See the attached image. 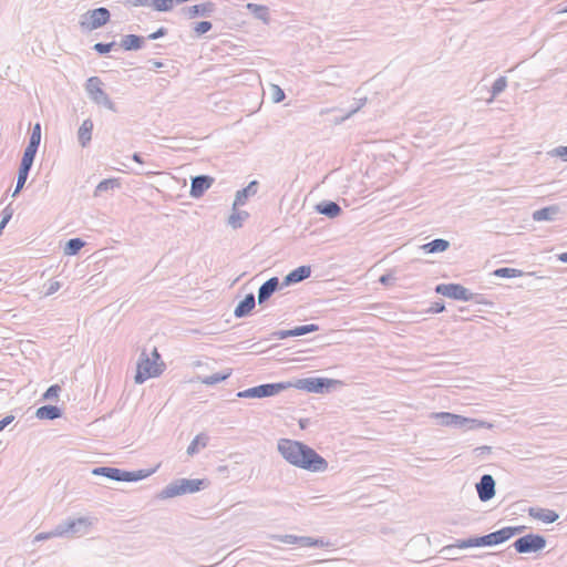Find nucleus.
Segmentation results:
<instances>
[{
  "instance_id": "obj_24",
  "label": "nucleus",
  "mask_w": 567,
  "mask_h": 567,
  "mask_svg": "<svg viewBox=\"0 0 567 567\" xmlns=\"http://www.w3.org/2000/svg\"><path fill=\"white\" fill-rule=\"evenodd\" d=\"M316 209L319 214L324 215L329 218H334L339 216L342 212L341 207L337 203L331 200H323L319 203L316 206Z\"/></svg>"
},
{
  "instance_id": "obj_17",
  "label": "nucleus",
  "mask_w": 567,
  "mask_h": 567,
  "mask_svg": "<svg viewBox=\"0 0 567 567\" xmlns=\"http://www.w3.org/2000/svg\"><path fill=\"white\" fill-rule=\"evenodd\" d=\"M311 275L310 266H300L292 271H290L281 281V286L288 287L290 285H295L301 282L302 280L309 278Z\"/></svg>"
},
{
  "instance_id": "obj_21",
  "label": "nucleus",
  "mask_w": 567,
  "mask_h": 567,
  "mask_svg": "<svg viewBox=\"0 0 567 567\" xmlns=\"http://www.w3.org/2000/svg\"><path fill=\"white\" fill-rule=\"evenodd\" d=\"M258 190V182H250L245 188L238 190L234 200V208L245 205L248 197L254 196Z\"/></svg>"
},
{
  "instance_id": "obj_15",
  "label": "nucleus",
  "mask_w": 567,
  "mask_h": 567,
  "mask_svg": "<svg viewBox=\"0 0 567 567\" xmlns=\"http://www.w3.org/2000/svg\"><path fill=\"white\" fill-rule=\"evenodd\" d=\"M278 277H271L265 281L258 289V303H265L278 289L284 288Z\"/></svg>"
},
{
  "instance_id": "obj_53",
  "label": "nucleus",
  "mask_w": 567,
  "mask_h": 567,
  "mask_svg": "<svg viewBox=\"0 0 567 567\" xmlns=\"http://www.w3.org/2000/svg\"><path fill=\"white\" fill-rule=\"evenodd\" d=\"M167 34V29L164 28V27H161L159 29H157L155 32L151 33L147 39L148 40H157L162 37H165Z\"/></svg>"
},
{
  "instance_id": "obj_47",
  "label": "nucleus",
  "mask_w": 567,
  "mask_h": 567,
  "mask_svg": "<svg viewBox=\"0 0 567 567\" xmlns=\"http://www.w3.org/2000/svg\"><path fill=\"white\" fill-rule=\"evenodd\" d=\"M284 99H285V92L282 91V89L279 85L272 84L271 85V100L275 103H279V102L284 101Z\"/></svg>"
},
{
  "instance_id": "obj_26",
  "label": "nucleus",
  "mask_w": 567,
  "mask_h": 567,
  "mask_svg": "<svg viewBox=\"0 0 567 567\" xmlns=\"http://www.w3.org/2000/svg\"><path fill=\"white\" fill-rule=\"evenodd\" d=\"M61 415L62 410L55 405H43L35 412V416L40 420H55L61 417Z\"/></svg>"
},
{
  "instance_id": "obj_31",
  "label": "nucleus",
  "mask_w": 567,
  "mask_h": 567,
  "mask_svg": "<svg viewBox=\"0 0 567 567\" xmlns=\"http://www.w3.org/2000/svg\"><path fill=\"white\" fill-rule=\"evenodd\" d=\"M30 169H31V167L20 165L19 172H18L17 185H16V189H14L12 196H17L21 192V189L23 188V186L28 179Z\"/></svg>"
},
{
  "instance_id": "obj_1",
  "label": "nucleus",
  "mask_w": 567,
  "mask_h": 567,
  "mask_svg": "<svg viewBox=\"0 0 567 567\" xmlns=\"http://www.w3.org/2000/svg\"><path fill=\"white\" fill-rule=\"evenodd\" d=\"M277 450L285 461L296 467L315 473H322L328 468V462L320 454L299 441L280 439Z\"/></svg>"
},
{
  "instance_id": "obj_25",
  "label": "nucleus",
  "mask_w": 567,
  "mask_h": 567,
  "mask_svg": "<svg viewBox=\"0 0 567 567\" xmlns=\"http://www.w3.org/2000/svg\"><path fill=\"white\" fill-rule=\"evenodd\" d=\"M144 40L141 35L126 34L122 38L120 45L126 51H136L143 48Z\"/></svg>"
},
{
  "instance_id": "obj_48",
  "label": "nucleus",
  "mask_w": 567,
  "mask_h": 567,
  "mask_svg": "<svg viewBox=\"0 0 567 567\" xmlns=\"http://www.w3.org/2000/svg\"><path fill=\"white\" fill-rule=\"evenodd\" d=\"M115 44H116L115 42H110V43L97 42L94 44L93 49L100 54H106L114 48Z\"/></svg>"
},
{
  "instance_id": "obj_19",
  "label": "nucleus",
  "mask_w": 567,
  "mask_h": 567,
  "mask_svg": "<svg viewBox=\"0 0 567 567\" xmlns=\"http://www.w3.org/2000/svg\"><path fill=\"white\" fill-rule=\"evenodd\" d=\"M528 515L534 519H538L547 524L556 522L559 517L555 511L540 507H530L528 509Z\"/></svg>"
},
{
  "instance_id": "obj_10",
  "label": "nucleus",
  "mask_w": 567,
  "mask_h": 567,
  "mask_svg": "<svg viewBox=\"0 0 567 567\" xmlns=\"http://www.w3.org/2000/svg\"><path fill=\"white\" fill-rule=\"evenodd\" d=\"M513 546L518 554L537 553L546 547V538L539 534H527L517 538Z\"/></svg>"
},
{
  "instance_id": "obj_11",
  "label": "nucleus",
  "mask_w": 567,
  "mask_h": 567,
  "mask_svg": "<svg viewBox=\"0 0 567 567\" xmlns=\"http://www.w3.org/2000/svg\"><path fill=\"white\" fill-rule=\"evenodd\" d=\"M110 11L104 7H101L94 10H89L86 13H84L81 17L80 24L85 30H96L106 24L110 20Z\"/></svg>"
},
{
  "instance_id": "obj_61",
  "label": "nucleus",
  "mask_w": 567,
  "mask_h": 567,
  "mask_svg": "<svg viewBox=\"0 0 567 567\" xmlns=\"http://www.w3.org/2000/svg\"><path fill=\"white\" fill-rule=\"evenodd\" d=\"M558 258H559L560 261L567 262V252L560 254Z\"/></svg>"
},
{
  "instance_id": "obj_7",
  "label": "nucleus",
  "mask_w": 567,
  "mask_h": 567,
  "mask_svg": "<svg viewBox=\"0 0 567 567\" xmlns=\"http://www.w3.org/2000/svg\"><path fill=\"white\" fill-rule=\"evenodd\" d=\"M92 522L89 517L66 518L60 522L58 527V534L60 537H75L85 535L89 532Z\"/></svg>"
},
{
  "instance_id": "obj_37",
  "label": "nucleus",
  "mask_w": 567,
  "mask_h": 567,
  "mask_svg": "<svg viewBox=\"0 0 567 567\" xmlns=\"http://www.w3.org/2000/svg\"><path fill=\"white\" fill-rule=\"evenodd\" d=\"M493 275L501 278H516L523 276V271L515 268H497L493 271Z\"/></svg>"
},
{
  "instance_id": "obj_8",
  "label": "nucleus",
  "mask_w": 567,
  "mask_h": 567,
  "mask_svg": "<svg viewBox=\"0 0 567 567\" xmlns=\"http://www.w3.org/2000/svg\"><path fill=\"white\" fill-rule=\"evenodd\" d=\"M341 381L327 379V378H305L298 379L293 383H291V388H296L299 390H305L311 393H324L329 392L330 389L336 385H340Z\"/></svg>"
},
{
  "instance_id": "obj_54",
  "label": "nucleus",
  "mask_w": 567,
  "mask_h": 567,
  "mask_svg": "<svg viewBox=\"0 0 567 567\" xmlns=\"http://www.w3.org/2000/svg\"><path fill=\"white\" fill-rule=\"evenodd\" d=\"M491 452H492V447L487 446V445L478 446V447L473 450V453L476 456H484V455L489 454Z\"/></svg>"
},
{
  "instance_id": "obj_30",
  "label": "nucleus",
  "mask_w": 567,
  "mask_h": 567,
  "mask_svg": "<svg viewBox=\"0 0 567 567\" xmlns=\"http://www.w3.org/2000/svg\"><path fill=\"white\" fill-rule=\"evenodd\" d=\"M269 538L270 539H274V540H278V542H281V543H285V544H290V545H299L301 547H303V542H305V536H296V535H290V534H286V535H269Z\"/></svg>"
},
{
  "instance_id": "obj_9",
  "label": "nucleus",
  "mask_w": 567,
  "mask_h": 567,
  "mask_svg": "<svg viewBox=\"0 0 567 567\" xmlns=\"http://www.w3.org/2000/svg\"><path fill=\"white\" fill-rule=\"evenodd\" d=\"M85 90L89 97L97 105L116 112L114 102L110 99L107 93L102 89V81L97 76H91L85 84Z\"/></svg>"
},
{
  "instance_id": "obj_6",
  "label": "nucleus",
  "mask_w": 567,
  "mask_h": 567,
  "mask_svg": "<svg viewBox=\"0 0 567 567\" xmlns=\"http://www.w3.org/2000/svg\"><path fill=\"white\" fill-rule=\"evenodd\" d=\"M291 388V382L265 383L254 388L239 391L237 398L262 399L277 395L281 391Z\"/></svg>"
},
{
  "instance_id": "obj_55",
  "label": "nucleus",
  "mask_w": 567,
  "mask_h": 567,
  "mask_svg": "<svg viewBox=\"0 0 567 567\" xmlns=\"http://www.w3.org/2000/svg\"><path fill=\"white\" fill-rule=\"evenodd\" d=\"M395 280L394 276L391 275V274H384L380 277L379 279V282L384 285V286H388V285H391L393 284Z\"/></svg>"
},
{
  "instance_id": "obj_45",
  "label": "nucleus",
  "mask_w": 567,
  "mask_h": 567,
  "mask_svg": "<svg viewBox=\"0 0 567 567\" xmlns=\"http://www.w3.org/2000/svg\"><path fill=\"white\" fill-rule=\"evenodd\" d=\"M213 28V24L212 22L209 21H200V22H197L195 25H194V32L197 34V35H202L208 31H210Z\"/></svg>"
},
{
  "instance_id": "obj_41",
  "label": "nucleus",
  "mask_w": 567,
  "mask_h": 567,
  "mask_svg": "<svg viewBox=\"0 0 567 567\" xmlns=\"http://www.w3.org/2000/svg\"><path fill=\"white\" fill-rule=\"evenodd\" d=\"M506 86L507 80L505 76H499L498 79H496L491 90L492 97H496L497 95H499L506 89Z\"/></svg>"
},
{
  "instance_id": "obj_23",
  "label": "nucleus",
  "mask_w": 567,
  "mask_h": 567,
  "mask_svg": "<svg viewBox=\"0 0 567 567\" xmlns=\"http://www.w3.org/2000/svg\"><path fill=\"white\" fill-rule=\"evenodd\" d=\"M93 122L91 118H86L81 124L78 131V140L82 147H86L92 140Z\"/></svg>"
},
{
  "instance_id": "obj_32",
  "label": "nucleus",
  "mask_w": 567,
  "mask_h": 567,
  "mask_svg": "<svg viewBox=\"0 0 567 567\" xmlns=\"http://www.w3.org/2000/svg\"><path fill=\"white\" fill-rule=\"evenodd\" d=\"M38 148L39 147L37 145L28 144V146L25 147V150L23 152V156H22L20 165L32 167Z\"/></svg>"
},
{
  "instance_id": "obj_33",
  "label": "nucleus",
  "mask_w": 567,
  "mask_h": 567,
  "mask_svg": "<svg viewBox=\"0 0 567 567\" xmlns=\"http://www.w3.org/2000/svg\"><path fill=\"white\" fill-rule=\"evenodd\" d=\"M115 187H120V182H118L117 178L103 179L95 187L94 196H99L103 192H107V190L113 189Z\"/></svg>"
},
{
  "instance_id": "obj_50",
  "label": "nucleus",
  "mask_w": 567,
  "mask_h": 567,
  "mask_svg": "<svg viewBox=\"0 0 567 567\" xmlns=\"http://www.w3.org/2000/svg\"><path fill=\"white\" fill-rule=\"evenodd\" d=\"M550 154L567 162V146H558L554 148Z\"/></svg>"
},
{
  "instance_id": "obj_38",
  "label": "nucleus",
  "mask_w": 567,
  "mask_h": 567,
  "mask_svg": "<svg viewBox=\"0 0 567 567\" xmlns=\"http://www.w3.org/2000/svg\"><path fill=\"white\" fill-rule=\"evenodd\" d=\"M511 530L507 527H504V528H501L496 532H493L492 533V538H493V544L494 546L495 545H498V544H502V543H505L506 540H508L509 538H512L511 536Z\"/></svg>"
},
{
  "instance_id": "obj_58",
  "label": "nucleus",
  "mask_w": 567,
  "mask_h": 567,
  "mask_svg": "<svg viewBox=\"0 0 567 567\" xmlns=\"http://www.w3.org/2000/svg\"><path fill=\"white\" fill-rule=\"evenodd\" d=\"M508 528L512 532L511 536L513 537L515 535L523 533V530L525 529V526H515V527L508 526Z\"/></svg>"
},
{
  "instance_id": "obj_63",
  "label": "nucleus",
  "mask_w": 567,
  "mask_h": 567,
  "mask_svg": "<svg viewBox=\"0 0 567 567\" xmlns=\"http://www.w3.org/2000/svg\"><path fill=\"white\" fill-rule=\"evenodd\" d=\"M4 227H2V225L0 224V235L2 234Z\"/></svg>"
},
{
  "instance_id": "obj_4",
  "label": "nucleus",
  "mask_w": 567,
  "mask_h": 567,
  "mask_svg": "<svg viewBox=\"0 0 567 567\" xmlns=\"http://www.w3.org/2000/svg\"><path fill=\"white\" fill-rule=\"evenodd\" d=\"M203 480L179 478L166 485L157 495L159 499H167L175 496L195 493L202 489Z\"/></svg>"
},
{
  "instance_id": "obj_40",
  "label": "nucleus",
  "mask_w": 567,
  "mask_h": 567,
  "mask_svg": "<svg viewBox=\"0 0 567 567\" xmlns=\"http://www.w3.org/2000/svg\"><path fill=\"white\" fill-rule=\"evenodd\" d=\"M318 330H319V327L317 324H313V323L305 324V326H299V327H295L293 329H291L292 337L305 336L307 333L315 332V331H318Z\"/></svg>"
},
{
  "instance_id": "obj_29",
  "label": "nucleus",
  "mask_w": 567,
  "mask_h": 567,
  "mask_svg": "<svg viewBox=\"0 0 567 567\" xmlns=\"http://www.w3.org/2000/svg\"><path fill=\"white\" fill-rule=\"evenodd\" d=\"M249 214L246 210H237V207H233V212L228 217V225L234 229H238L243 226L244 220L248 218Z\"/></svg>"
},
{
  "instance_id": "obj_39",
  "label": "nucleus",
  "mask_w": 567,
  "mask_h": 567,
  "mask_svg": "<svg viewBox=\"0 0 567 567\" xmlns=\"http://www.w3.org/2000/svg\"><path fill=\"white\" fill-rule=\"evenodd\" d=\"M207 437L203 434H199L195 436V439L190 442V444L187 447V454L194 455L198 452V446L202 445L203 447L206 446Z\"/></svg>"
},
{
  "instance_id": "obj_57",
  "label": "nucleus",
  "mask_w": 567,
  "mask_h": 567,
  "mask_svg": "<svg viewBox=\"0 0 567 567\" xmlns=\"http://www.w3.org/2000/svg\"><path fill=\"white\" fill-rule=\"evenodd\" d=\"M445 309V306L443 302H435L432 308H431V312L433 313H440L442 311H444Z\"/></svg>"
},
{
  "instance_id": "obj_20",
  "label": "nucleus",
  "mask_w": 567,
  "mask_h": 567,
  "mask_svg": "<svg viewBox=\"0 0 567 567\" xmlns=\"http://www.w3.org/2000/svg\"><path fill=\"white\" fill-rule=\"evenodd\" d=\"M256 306L254 293H248L235 308L234 315L236 318H244L248 316Z\"/></svg>"
},
{
  "instance_id": "obj_51",
  "label": "nucleus",
  "mask_w": 567,
  "mask_h": 567,
  "mask_svg": "<svg viewBox=\"0 0 567 567\" xmlns=\"http://www.w3.org/2000/svg\"><path fill=\"white\" fill-rule=\"evenodd\" d=\"M12 215H13V212L10 207H6L3 210H2V219L0 221V224L2 225V227H6L8 225V223L10 221V219L12 218Z\"/></svg>"
},
{
  "instance_id": "obj_5",
  "label": "nucleus",
  "mask_w": 567,
  "mask_h": 567,
  "mask_svg": "<svg viewBox=\"0 0 567 567\" xmlns=\"http://www.w3.org/2000/svg\"><path fill=\"white\" fill-rule=\"evenodd\" d=\"M152 355L153 359L148 358L145 352H142L134 378L135 383L142 384L147 379L157 377L162 373L159 365L156 363V361L161 358L156 348H154Z\"/></svg>"
},
{
  "instance_id": "obj_2",
  "label": "nucleus",
  "mask_w": 567,
  "mask_h": 567,
  "mask_svg": "<svg viewBox=\"0 0 567 567\" xmlns=\"http://www.w3.org/2000/svg\"><path fill=\"white\" fill-rule=\"evenodd\" d=\"M431 417L443 426L458 427L463 430L492 429L493 424L483 420L465 417L450 412L432 413Z\"/></svg>"
},
{
  "instance_id": "obj_44",
  "label": "nucleus",
  "mask_w": 567,
  "mask_h": 567,
  "mask_svg": "<svg viewBox=\"0 0 567 567\" xmlns=\"http://www.w3.org/2000/svg\"><path fill=\"white\" fill-rule=\"evenodd\" d=\"M40 142H41V125L39 123H37L32 128L29 144L37 145L39 147Z\"/></svg>"
},
{
  "instance_id": "obj_3",
  "label": "nucleus",
  "mask_w": 567,
  "mask_h": 567,
  "mask_svg": "<svg viewBox=\"0 0 567 567\" xmlns=\"http://www.w3.org/2000/svg\"><path fill=\"white\" fill-rule=\"evenodd\" d=\"M152 473H154V470L152 471H145V470H138L134 472L124 471L117 467H110V466H100L94 467L92 470V474L95 476H104L106 478H110L112 481L117 482H137L141 480L146 478Z\"/></svg>"
},
{
  "instance_id": "obj_22",
  "label": "nucleus",
  "mask_w": 567,
  "mask_h": 567,
  "mask_svg": "<svg viewBox=\"0 0 567 567\" xmlns=\"http://www.w3.org/2000/svg\"><path fill=\"white\" fill-rule=\"evenodd\" d=\"M560 208L557 205L547 206L540 209H537L533 213V219L535 221H551L559 214Z\"/></svg>"
},
{
  "instance_id": "obj_35",
  "label": "nucleus",
  "mask_w": 567,
  "mask_h": 567,
  "mask_svg": "<svg viewBox=\"0 0 567 567\" xmlns=\"http://www.w3.org/2000/svg\"><path fill=\"white\" fill-rule=\"evenodd\" d=\"M186 2V0H152L151 4L155 10L166 12L173 9L175 3Z\"/></svg>"
},
{
  "instance_id": "obj_18",
  "label": "nucleus",
  "mask_w": 567,
  "mask_h": 567,
  "mask_svg": "<svg viewBox=\"0 0 567 567\" xmlns=\"http://www.w3.org/2000/svg\"><path fill=\"white\" fill-rule=\"evenodd\" d=\"M483 546H494L492 533L484 535V536L471 537L467 539H460L455 544V547H457V548L483 547Z\"/></svg>"
},
{
  "instance_id": "obj_59",
  "label": "nucleus",
  "mask_w": 567,
  "mask_h": 567,
  "mask_svg": "<svg viewBox=\"0 0 567 567\" xmlns=\"http://www.w3.org/2000/svg\"><path fill=\"white\" fill-rule=\"evenodd\" d=\"M132 159H133L134 162L138 163V164H143V163H144V162H143L142 156H141L138 153H134V154L132 155Z\"/></svg>"
},
{
  "instance_id": "obj_34",
  "label": "nucleus",
  "mask_w": 567,
  "mask_h": 567,
  "mask_svg": "<svg viewBox=\"0 0 567 567\" xmlns=\"http://www.w3.org/2000/svg\"><path fill=\"white\" fill-rule=\"evenodd\" d=\"M84 244L81 238H71L65 244L64 254L69 256L75 255L81 250Z\"/></svg>"
},
{
  "instance_id": "obj_46",
  "label": "nucleus",
  "mask_w": 567,
  "mask_h": 567,
  "mask_svg": "<svg viewBox=\"0 0 567 567\" xmlns=\"http://www.w3.org/2000/svg\"><path fill=\"white\" fill-rule=\"evenodd\" d=\"M54 537H60L59 534H58V527L56 526L52 530H50V532H43V533L37 534L35 537H34V542H43V540L51 539V538H54Z\"/></svg>"
},
{
  "instance_id": "obj_14",
  "label": "nucleus",
  "mask_w": 567,
  "mask_h": 567,
  "mask_svg": "<svg viewBox=\"0 0 567 567\" xmlns=\"http://www.w3.org/2000/svg\"><path fill=\"white\" fill-rule=\"evenodd\" d=\"M495 480L489 474H484L476 484L478 498L482 502H488L495 496Z\"/></svg>"
},
{
  "instance_id": "obj_42",
  "label": "nucleus",
  "mask_w": 567,
  "mask_h": 567,
  "mask_svg": "<svg viewBox=\"0 0 567 567\" xmlns=\"http://www.w3.org/2000/svg\"><path fill=\"white\" fill-rule=\"evenodd\" d=\"M60 391H61V386L59 384H53L48 388V390L42 395V399L47 400V401L56 400Z\"/></svg>"
},
{
  "instance_id": "obj_13",
  "label": "nucleus",
  "mask_w": 567,
  "mask_h": 567,
  "mask_svg": "<svg viewBox=\"0 0 567 567\" xmlns=\"http://www.w3.org/2000/svg\"><path fill=\"white\" fill-rule=\"evenodd\" d=\"M215 11L216 4L214 2L207 1L200 4L184 7L182 9V14L187 19H194L197 17L208 18L212 17Z\"/></svg>"
},
{
  "instance_id": "obj_12",
  "label": "nucleus",
  "mask_w": 567,
  "mask_h": 567,
  "mask_svg": "<svg viewBox=\"0 0 567 567\" xmlns=\"http://www.w3.org/2000/svg\"><path fill=\"white\" fill-rule=\"evenodd\" d=\"M435 292L461 301L473 300L475 293L471 292L467 288L460 284H441L435 287Z\"/></svg>"
},
{
  "instance_id": "obj_16",
  "label": "nucleus",
  "mask_w": 567,
  "mask_h": 567,
  "mask_svg": "<svg viewBox=\"0 0 567 567\" xmlns=\"http://www.w3.org/2000/svg\"><path fill=\"white\" fill-rule=\"evenodd\" d=\"M214 178L208 175H197L190 182V196L199 198L213 185Z\"/></svg>"
},
{
  "instance_id": "obj_36",
  "label": "nucleus",
  "mask_w": 567,
  "mask_h": 567,
  "mask_svg": "<svg viewBox=\"0 0 567 567\" xmlns=\"http://www.w3.org/2000/svg\"><path fill=\"white\" fill-rule=\"evenodd\" d=\"M230 373H231L230 371H227L225 373L217 372L212 375L202 378L200 381H202V383H204L206 385H214V384H217V383L223 382L226 379H228L230 377Z\"/></svg>"
},
{
  "instance_id": "obj_62",
  "label": "nucleus",
  "mask_w": 567,
  "mask_h": 567,
  "mask_svg": "<svg viewBox=\"0 0 567 567\" xmlns=\"http://www.w3.org/2000/svg\"><path fill=\"white\" fill-rule=\"evenodd\" d=\"M559 12H560V13H566V12H567V7H566V8H564V9H561Z\"/></svg>"
},
{
  "instance_id": "obj_28",
  "label": "nucleus",
  "mask_w": 567,
  "mask_h": 567,
  "mask_svg": "<svg viewBox=\"0 0 567 567\" xmlns=\"http://www.w3.org/2000/svg\"><path fill=\"white\" fill-rule=\"evenodd\" d=\"M450 247V243L445 239L437 238L422 246L425 252L434 254L445 251Z\"/></svg>"
},
{
  "instance_id": "obj_60",
  "label": "nucleus",
  "mask_w": 567,
  "mask_h": 567,
  "mask_svg": "<svg viewBox=\"0 0 567 567\" xmlns=\"http://www.w3.org/2000/svg\"><path fill=\"white\" fill-rule=\"evenodd\" d=\"M154 68L159 69L163 66V63L156 60H151Z\"/></svg>"
},
{
  "instance_id": "obj_27",
  "label": "nucleus",
  "mask_w": 567,
  "mask_h": 567,
  "mask_svg": "<svg viewBox=\"0 0 567 567\" xmlns=\"http://www.w3.org/2000/svg\"><path fill=\"white\" fill-rule=\"evenodd\" d=\"M246 8L254 14V17L264 23L269 22V9L264 4H257L249 2L246 4Z\"/></svg>"
},
{
  "instance_id": "obj_49",
  "label": "nucleus",
  "mask_w": 567,
  "mask_h": 567,
  "mask_svg": "<svg viewBox=\"0 0 567 567\" xmlns=\"http://www.w3.org/2000/svg\"><path fill=\"white\" fill-rule=\"evenodd\" d=\"M61 288V284L56 280H50L47 285V290L44 292V296H51L54 292H56Z\"/></svg>"
},
{
  "instance_id": "obj_43",
  "label": "nucleus",
  "mask_w": 567,
  "mask_h": 567,
  "mask_svg": "<svg viewBox=\"0 0 567 567\" xmlns=\"http://www.w3.org/2000/svg\"><path fill=\"white\" fill-rule=\"evenodd\" d=\"M328 543L323 538L305 536L303 547H326Z\"/></svg>"
},
{
  "instance_id": "obj_52",
  "label": "nucleus",
  "mask_w": 567,
  "mask_h": 567,
  "mask_svg": "<svg viewBox=\"0 0 567 567\" xmlns=\"http://www.w3.org/2000/svg\"><path fill=\"white\" fill-rule=\"evenodd\" d=\"M289 337H292L291 329L290 330H279V331H275L271 333V338L279 339V340H282V339H286Z\"/></svg>"
},
{
  "instance_id": "obj_56",
  "label": "nucleus",
  "mask_w": 567,
  "mask_h": 567,
  "mask_svg": "<svg viewBox=\"0 0 567 567\" xmlns=\"http://www.w3.org/2000/svg\"><path fill=\"white\" fill-rule=\"evenodd\" d=\"M14 416L13 415H7L0 421V432L4 430L6 426H8L12 421Z\"/></svg>"
}]
</instances>
